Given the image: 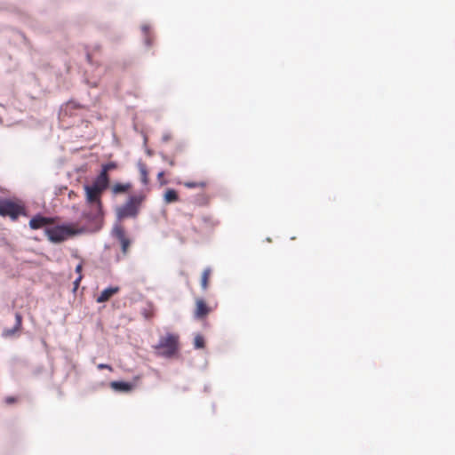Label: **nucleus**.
<instances>
[{"label": "nucleus", "instance_id": "nucleus-14", "mask_svg": "<svg viewBox=\"0 0 455 455\" xmlns=\"http://www.w3.org/2000/svg\"><path fill=\"white\" fill-rule=\"evenodd\" d=\"M110 387L116 391L129 392L132 389V385L124 381H113Z\"/></svg>", "mask_w": 455, "mask_h": 455}, {"label": "nucleus", "instance_id": "nucleus-11", "mask_svg": "<svg viewBox=\"0 0 455 455\" xmlns=\"http://www.w3.org/2000/svg\"><path fill=\"white\" fill-rule=\"evenodd\" d=\"M119 291V287H108L101 291L99 297L96 299L98 303H103L108 301L113 295Z\"/></svg>", "mask_w": 455, "mask_h": 455}, {"label": "nucleus", "instance_id": "nucleus-13", "mask_svg": "<svg viewBox=\"0 0 455 455\" xmlns=\"http://www.w3.org/2000/svg\"><path fill=\"white\" fill-rule=\"evenodd\" d=\"M15 325L12 329L4 330V336L10 337L12 336L16 331H20L21 329L22 324V316L20 313L15 314Z\"/></svg>", "mask_w": 455, "mask_h": 455}, {"label": "nucleus", "instance_id": "nucleus-6", "mask_svg": "<svg viewBox=\"0 0 455 455\" xmlns=\"http://www.w3.org/2000/svg\"><path fill=\"white\" fill-rule=\"evenodd\" d=\"M114 236L119 241L124 255H126L131 245V240L126 236L124 228L121 225H116L113 228Z\"/></svg>", "mask_w": 455, "mask_h": 455}, {"label": "nucleus", "instance_id": "nucleus-19", "mask_svg": "<svg viewBox=\"0 0 455 455\" xmlns=\"http://www.w3.org/2000/svg\"><path fill=\"white\" fill-rule=\"evenodd\" d=\"M184 187L188 188H204L207 186V182L204 180L201 181H186L183 183Z\"/></svg>", "mask_w": 455, "mask_h": 455}, {"label": "nucleus", "instance_id": "nucleus-17", "mask_svg": "<svg viewBox=\"0 0 455 455\" xmlns=\"http://www.w3.org/2000/svg\"><path fill=\"white\" fill-rule=\"evenodd\" d=\"M141 314L145 319L149 320L155 316V306L152 302H148L142 308Z\"/></svg>", "mask_w": 455, "mask_h": 455}, {"label": "nucleus", "instance_id": "nucleus-26", "mask_svg": "<svg viewBox=\"0 0 455 455\" xmlns=\"http://www.w3.org/2000/svg\"><path fill=\"white\" fill-rule=\"evenodd\" d=\"M81 270H82V265H81V264H79V265L76 267V271L79 273V272H81Z\"/></svg>", "mask_w": 455, "mask_h": 455}, {"label": "nucleus", "instance_id": "nucleus-27", "mask_svg": "<svg viewBox=\"0 0 455 455\" xmlns=\"http://www.w3.org/2000/svg\"><path fill=\"white\" fill-rule=\"evenodd\" d=\"M81 278H82V277H81V276H79V277L75 281V283H75L76 287H77V285H78V283H79V282H80Z\"/></svg>", "mask_w": 455, "mask_h": 455}, {"label": "nucleus", "instance_id": "nucleus-25", "mask_svg": "<svg viewBox=\"0 0 455 455\" xmlns=\"http://www.w3.org/2000/svg\"><path fill=\"white\" fill-rule=\"evenodd\" d=\"M170 139H171V135L170 134H164L163 136V140L164 141H168Z\"/></svg>", "mask_w": 455, "mask_h": 455}, {"label": "nucleus", "instance_id": "nucleus-15", "mask_svg": "<svg viewBox=\"0 0 455 455\" xmlns=\"http://www.w3.org/2000/svg\"><path fill=\"white\" fill-rule=\"evenodd\" d=\"M179 199L177 191L172 188H168L164 195V200L166 204L178 202Z\"/></svg>", "mask_w": 455, "mask_h": 455}, {"label": "nucleus", "instance_id": "nucleus-16", "mask_svg": "<svg viewBox=\"0 0 455 455\" xmlns=\"http://www.w3.org/2000/svg\"><path fill=\"white\" fill-rule=\"evenodd\" d=\"M138 168L140 175V180L144 185H148L149 182L148 179V172L147 165L144 163L140 162L138 164Z\"/></svg>", "mask_w": 455, "mask_h": 455}, {"label": "nucleus", "instance_id": "nucleus-9", "mask_svg": "<svg viewBox=\"0 0 455 455\" xmlns=\"http://www.w3.org/2000/svg\"><path fill=\"white\" fill-rule=\"evenodd\" d=\"M109 185V177L108 174L105 172H101L97 176L95 180L91 185L92 187L100 189L101 192H104L108 188Z\"/></svg>", "mask_w": 455, "mask_h": 455}, {"label": "nucleus", "instance_id": "nucleus-18", "mask_svg": "<svg viewBox=\"0 0 455 455\" xmlns=\"http://www.w3.org/2000/svg\"><path fill=\"white\" fill-rule=\"evenodd\" d=\"M212 275V269L210 267H206L201 276V287L204 291H206L209 286V281Z\"/></svg>", "mask_w": 455, "mask_h": 455}, {"label": "nucleus", "instance_id": "nucleus-28", "mask_svg": "<svg viewBox=\"0 0 455 455\" xmlns=\"http://www.w3.org/2000/svg\"><path fill=\"white\" fill-rule=\"evenodd\" d=\"M205 221H209L211 224H212V220L211 218H204Z\"/></svg>", "mask_w": 455, "mask_h": 455}, {"label": "nucleus", "instance_id": "nucleus-21", "mask_svg": "<svg viewBox=\"0 0 455 455\" xmlns=\"http://www.w3.org/2000/svg\"><path fill=\"white\" fill-rule=\"evenodd\" d=\"M117 168V164L114 162L108 163L104 165H102L101 172H105L106 174H108V172L115 170Z\"/></svg>", "mask_w": 455, "mask_h": 455}, {"label": "nucleus", "instance_id": "nucleus-23", "mask_svg": "<svg viewBox=\"0 0 455 455\" xmlns=\"http://www.w3.org/2000/svg\"><path fill=\"white\" fill-rule=\"evenodd\" d=\"M98 368H99L100 370H102V369H108V370H109V371H112V367H111L110 365H108V364H105V363H100V364L98 365Z\"/></svg>", "mask_w": 455, "mask_h": 455}, {"label": "nucleus", "instance_id": "nucleus-4", "mask_svg": "<svg viewBox=\"0 0 455 455\" xmlns=\"http://www.w3.org/2000/svg\"><path fill=\"white\" fill-rule=\"evenodd\" d=\"M78 231L71 225H63L45 229L48 239L53 243H60L77 234Z\"/></svg>", "mask_w": 455, "mask_h": 455}, {"label": "nucleus", "instance_id": "nucleus-5", "mask_svg": "<svg viewBox=\"0 0 455 455\" xmlns=\"http://www.w3.org/2000/svg\"><path fill=\"white\" fill-rule=\"evenodd\" d=\"M88 210L84 212L83 218L90 222L98 223L102 220V203L87 204Z\"/></svg>", "mask_w": 455, "mask_h": 455}, {"label": "nucleus", "instance_id": "nucleus-24", "mask_svg": "<svg viewBox=\"0 0 455 455\" xmlns=\"http://www.w3.org/2000/svg\"><path fill=\"white\" fill-rule=\"evenodd\" d=\"M164 176V172H160L158 174H157V180L162 183H165L164 181H162V179L163 177Z\"/></svg>", "mask_w": 455, "mask_h": 455}, {"label": "nucleus", "instance_id": "nucleus-2", "mask_svg": "<svg viewBox=\"0 0 455 455\" xmlns=\"http://www.w3.org/2000/svg\"><path fill=\"white\" fill-rule=\"evenodd\" d=\"M156 355L158 356L172 358L180 350V337L175 333H167L162 336L157 345L154 347Z\"/></svg>", "mask_w": 455, "mask_h": 455}, {"label": "nucleus", "instance_id": "nucleus-7", "mask_svg": "<svg viewBox=\"0 0 455 455\" xmlns=\"http://www.w3.org/2000/svg\"><path fill=\"white\" fill-rule=\"evenodd\" d=\"M84 191L86 204L102 203L101 196L103 192L100 189L95 188L91 185H85Z\"/></svg>", "mask_w": 455, "mask_h": 455}, {"label": "nucleus", "instance_id": "nucleus-12", "mask_svg": "<svg viewBox=\"0 0 455 455\" xmlns=\"http://www.w3.org/2000/svg\"><path fill=\"white\" fill-rule=\"evenodd\" d=\"M132 188V183H116L112 186L111 191L114 195L125 194Z\"/></svg>", "mask_w": 455, "mask_h": 455}, {"label": "nucleus", "instance_id": "nucleus-8", "mask_svg": "<svg viewBox=\"0 0 455 455\" xmlns=\"http://www.w3.org/2000/svg\"><path fill=\"white\" fill-rule=\"evenodd\" d=\"M211 312V308L203 299H196L195 316L198 319L204 318Z\"/></svg>", "mask_w": 455, "mask_h": 455}, {"label": "nucleus", "instance_id": "nucleus-20", "mask_svg": "<svg viewBox=\"0 0 455 455\" xmlns=\"http://www.w3.org/2000/svg\"><path fill=\"white\" fill-rule=\"evenodd\" d=\"M194 346L196 348H204V339L202 335H196L194 339Z\"/></svg>", "mask_w": 455, "mask_h": 455}, {"label": "nucleus", "instance_id": "nucleus-1", "mask_svg": "<svg viewBox=\"0 0 455 455\" xmlns=\"http://www.w3.org/2000/svg\"><path fill=\"white\" fill-rule=\"evenodd\" d=\"M146 198L147 195L143 192L131 196L123 205L116 208L117 218L119 220L136 218Z\"/></svg>", "mask_w": 455, "mask_h": 455}, {"label": "nucleus", "instance_id": "nucleus-3", "mask_svg": "<svg viewBox=\"0 0 455 455\" xmlns=\"http://www.w3.org/2000/svg\"><path fill=\"white\" fill-rule=\"evenodd\" d=\"M21 215H26L25 206L21 203L10 199H0V216L9 217L15 221Z\"/></svg>", "mask_w": 455, "mask_h": 455}, {"label": "nucleus", "instance_id": "nucleus-10", "mask_svg": "<svg viewBox=\"0 0 455 455\" xmlns=\"http://www.w3.org/2000/svg\"><path fill=\"white\" fill-rule=\"evenodd\" d=\"M53 221L50 218H46L41 215H36L32 218L29 221V227L32 229H39L49 224H52Z\"/></svg>", "mask_w": 455, "mask_h": 455}, {"label": "nucleus", "instance_id": "nucleus-22", "mask_svg": "<svg viewBox=\"0 0 455 455\" xmlns=\"http://www.w3.org/2000/svg\"><path fill=\"white\" fill-rule=\"evenodd\" d=\"M163 160H164V161H165L166 163H168V164H169L170 166H172V167L175 165V161H174V159H173V158H172V157H169V156H167L164 155V156H163Z\"/></svg>", "mask_w": 455, "mask_h": 455}]
</instances>
